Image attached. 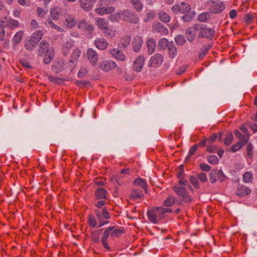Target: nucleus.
<instances>
[{
	"label": "nucleus",
	"instance_id": "nucleus-31",
	"mask_svg": "<svg viewBox=\"0 0 257 257\" xmlns=\"http://www.w3.org/2000/svg\"><path fill=\"white\" fill-rule=\"evenodd\" d=\"M248 139H244V140L238 141L235 144L232 145L229 151L233 153L236 152L237 151L239 150L242 146L245 145Z\"/></svg>",
	"mask_w": 257,
	"mask_h": 257
},
{
	"label": "nucleus",
	"instance_id": "nucleus-1",
	"mask_svg": "<svg viewBox=\"0 0 257 257\" xmlns=\"http://www.w3.org/2000/svg\"><path fill=\"white\" fill-rule=\"evenodd\" d=\"M147 215L150 222L154 224L158 223L159 221L164 217L163 207H154L147 212Z\"/></svg>",
	"mask_w": 257,
	"mask_h": 257
},
{
	"label": "nucleus",
	"instance_id": "nucleus-4",
	"mask_svg": "<svg viewBox=\"0 0 257 257\" xmlns=\"http://www.w3.org/2000/svg\"><path fill=\"white\" fill-rule=\"evenodd\" d=\"M79 29L82 30L86 34L91 35L94 28L93 25L86 19H83L79 22L77 25Z\"/></svg>",
	"mask_w": 257,
	"mask_h": 257
},
{
	"label": "nucleus",
	"instance_id": "nucleus-60",
	"mask_svg": "<svg viewBox=\"0 0 257 257\" xmlns=\"http://www.w3.org/2000/svg\"><path fill=\"white\" fill-rule=\"evenodd\" d=\"M90 237L92 240L95 242H98L99 240V235L98 231H94L91 233Z\"/></svg>",
	"mask_w": 257,
	"mask_h": 257
},
{
	"label": "nucleus",
	"instance_id": "nucleus-33",
	"mask_svg": "<svg viewBox=\"0 0 257 257\" xmlns=\"http://www.w3.org/2000/svg\"><path fill=\"white\" fill-rule=\"evenodd\" d=\"M147 46L149 54H152L156 48V41L153 38H149L147 42Z\"/></svg>",
	"mask_w": 257,
	"mask_h": 257
},
{
	"label": "nucleus",
	"instance_id": "nucleus-52",
	"mask_svg": "<svg viewBox=\"0 0 257 257\" xmlns=\"http://www.w3.org/2000/svg\"><path fill=\"white\" fill-rule=\"evenodd\" d=\"M210 49V47L209 46L205 45L203 47V48L201 49L200 52L199 53L198 58L200 60H202L205 55L207 53L209 50Z\"/></svg>",
	"mask_w": 257,
	"mask_h": 257
},
{
	"label": "nucleus",
	"instance_id": "nucleus-58",
	"mask_svg": "<svg viewBox=\"0 0 257 257\" xmlns=\"http://www.w3.org/2000/svg\"><path fill=\"white\" fill-rule=\"evenodd\" d=\"M218 149V147L215 145L208 144L206 147V151L209 153H215Z\"/></svg>",
	"mask_w": 257,
	"mask_h": 257
},
{
	"label": "nucleus",
	"instance_id": "nucleus-44",
	"mask_svg": "<svg viewBox=\"0 0 257 257\" xmlns=\"http://www.w3.org/2000/svg\"><path fill=\"white\" fill-rule=\"evenodd\" d=\"M43 36V32L41 30H38L33 33L30 36L37 43L40 42Z\"/></svg>",
	"mask_w": 257,
	"mask_h": 257
},
{
	"label": "nucleus",
	"instance_id": "nucleus-15",
	"mask_svg": "<svg viewBox=\"0 0 257 257\" xmlns=\"http://www.w3.org/2000/svg\"><path fill=\"white\" fill-rule=\"evenodd\" d=\"M116 66V63L112 61H103L99 64L100 69L104 71H108L114 69Z\"/></svg>",
	"mask_w": 257,
	"mask_h": 257
},
{
	"label": "nucleus",
	"instance_id": "nucleus-57",
	"mask_svg": "<svg viewBox=\"0 0 257 257\" xmlns=\"http://www.w3.org/2000/svg\"><path fill=\"white\" fill-rule=\"evenodd\" d=\"M51 17L54 20H57L60 17V13L56 9H52L50 11Z\"/></svg>",
	"mask_w": 257,
	"mask_h": 257
},
{
	"label": "nucleus",
	"instance_id": "nucleus-10",
	"mask_svg": "<svg viewBox=\"0 0 257 257\" xmlns=\"http://www.w3.org/2000/svg\"><path fill=\"white\" fill-rule=\"evenodd\" d=\"M208 4L211 6V11L214 14L221 12L225 8L223 3L219 1H209Z\"/></svg>",
	"mask_w": 257,
	"mask_h": 257
},
{
	"label": "nucleus",
	"instance_id": "nucleus-23",
	"mask_svg": "<svg viewBox=\"0 0 257 257\" xmlns=\"http://www.w3.org/2000/svg\"><path fill=\"white\" fill-rule=\"evenodd\" d=\"M94 45L98 49L103 50L107 48L108 43L105 39L103 38H98L95 39L94 41Z\"/></svg>",
	"mask_w": 257,
	"mask_h": 257
},
{
	"label": "nucleus",
	"instance_id": "nucleus-40",
	"mask_svg": "<svg viewBox=\"0 0 257 257\" xmlns=\"http://www.w3.org/2000/svg\"><path fill=\"white\" fill-rule=\"evenodd\" d=\"M210 18L211 14L210 12H203L198 16L197 20L199 22L206 23L208 22Z\"/></svg>",
	"mask_w": 257,
	"mask_h": 257
},
{
	"label": "nucleus",
	"instance_id": "nucleus-41",
	"mask_svg": "<svg viewBox=\"0 0 257 257\" xmlns=\"http://www.w3.org/2000/svg\"><path fill=\"white\" fill-rule=\"evenodd\" d=\"M103 33L106 38L111 39L115 35L116 30L114 29L109 28L108 26L103 31Z\"/></svg>",
	"mask_w": 257,
	"mask_h": 257
},
{
	"label": "nucleus",
	"instance_id": "nucleus-50",
	"mask_svg": "<svg viewBox=\"0 0 257 257\" xmlns=\"http://www.w3.org/2000/svg\"><path fill=\"white\" fill-rule=\"evenodd\" d=\"M253 180L252 174L250 172H246L243 175L242 180L245 183L251 182Z\"/></svg>",
	"mask_w": 257,
	"mask_h": 257
},
{
	"label": "nucleus",
	"instance_id": "nucleus-46",
	"mask_svg": "<svg viewBox=\"0 0 257 257\" xmlns=\"http://www.w3.org/2000/svg\"><path fill=\"white\" fill-rule=\"evenodd\" d=\"M54 58V52L53 51H48L46 53L43 59V62L46 64H50Z\"/></svg>",
	"mask_w": 257,
	"mask_h": 257
},
{
	"label": "nucleus",
	"instance_id": "nucleus-51",
	"mask_svg": "<svg viewBox=\"0 0 257 257\" xmlns=\"http://www.w3.org/2000/svg\"><path fill=\"white\" fill-rule=\"evenodd\" d=\"M64 69V65L63 63L57 62L52 66V70L53 71L59 73Z\"/></svg>",
	"mask_w": 257,
	"mask_h": 257
},
{
	"label": "nucleus",
	"instance_id": "nucleus-14",
	"mask_svg": "<svg viewBox=\"0 0 257 257\" xmlns=\"http://www.w3.org/2000/svg\"><path fill=\"white\" fill-rule=\"evenodd\" d=\"M114 228L115 227L114 226H109L104 231L103 236L101 237V242L103 247L108 250H109L110 248L107 244V240L109 235H111V231H112Z\"/></svg>",
	"mask_w": 257,
	"mask_h": 257
},
{
	"label": "nucleus",
	"instance_id": "nucleus-36",
	"mask_svg": "<svg viewBox=\"0 0 257 257\" xmlns=\"http://www.w3.org/2000/svg\"><path fill=\"white\" fill-rule=\"evenodd\" d=\"M131 40V36L124 35L122 37L120 40L119 46L120 48H126L130 44Z\"/></svg>",
	"mask_w": 257,
	"mask_h": 257
},
{
	"label": "nucleus",
	"instance_id": "nucleus-32",
	"mask_svg": "<svg viewBox=\"0 0 257 257\" xmlns=\"http://www.w3.org/2000/svg\"><path fill=\"white\" fill-rule=\"evenodd\" d=\"M107 191L104 188H98L95 192V195L97 199H105L107 197Z\"/></svg>",
	"mask_w": 257,
	"mask_h": 257
},
{
	"label": "nucleus",
	"instance_id": "nucleus-8",
	"mask_svg": "<svg viewBox=\"0 0 257 257\" xmlns=\"http://www.w3.org/2000/svg\"><path fill=\"white\" fill-rule=\"evenodd\" d=\"M190 10V6L184 2L174 5L172 7V11L175 14H184L189 12Z\"/></svg>",
	"mask_w": 257,
	"mask_h": 257
},
{
	"label": "nucleus",
	"instance_id": "nucleus-9",
	"mask_svg": "<svg viewBox=\"0 0 257 257\" xmlns=\"http://www.w3.org/2000/svg\"><path fill=\"white\" fill-rule=\"evenodd\" d=\"M164 57L161 54H156L151 57L149 61L148 66L150 67H158L163 62Z\"/></svg>",
	"mask_w": 257,
	"mask_h": 257
},
{
	"label": "nucleus",
	"instance_id": "nucleus-29",
	"mask_svg": "<svg viewBox=\"0 0 257 257\" xmlns=\"http://www.w3.org/2000/svg\"><path fill=\"white\" fill-rule=\"evenodd\" d=\"M167 48L169 57L171 58H175L177 55V50L174 42H170Z\"/></svg>",
	"mask_w": 257,
	"mask_h": 257
},
{
	"label": "nucleus",
	"instance_id": "nucleus-55",
	"mask_svg": "<svg viewBox=\"0 0 257 257\" xmlns=\"http://www.w3.org/2000/svg\"><path fill=\"white\" fill-rule=\"evenodd\" d=\"M88 223L89 226L95 227L97 225V221L95 216L92 215H89L88 217Z\"/></svg>",
	"mask_w": 257,
	"mask_h": 257
},
{
	"label": "nucleus",
	"instance_id": "nucleus-18",
	"mask_svg": "<svg viewBox=\"0 0 257 257\" xmlns=\"http://www.w3.org/2000/svg\"><path fill=\"white\" fill-rule=\"evenodd\" d=\"M197 24L194 25L193 27L188 28L186 30V37L187 40L192 42L194 41L196 36V32H198L197 29Z\"/></svg>",
	"mask_w": 257,
	"mask_h": 257
},
{
	"label": "nucleus",
	"instance_id": "nucleus-7",
	"mask_svg": "<svg viewBox=\"0 0 257 257\" xmlns=\"http://www.w3.org/2000/svg\"><path fill=\"white\" fill-rule=\"evenodd\" d=\"M103 2H101V0L98 2L99 7L95 9V12L98 15H103L106 14H110L115 11V8L113 6L103 7Z\"/></svg>",
	"mask_w": 257,
	"mask_h": 257
},
{
	"label": "nucleus",
	"instance_id": "nucleus-53",
	"mask_svg": "<svg viewBox=\"0 0 257 257\" xmlns=\"http://www.w3.org/2000/svg\"><path fill=\"white\" fill-rule=\"evenodd\" d=\"M175 41L178 45H183L186 42L185 37L181 35H178L175 38Z\"/></svg>",
	"mask_w": 257,
	"mask_h": 257
},
{
	"label": "nucleus",
	"instance_id": "nucleus-3",
	"mask_svg": "<svg viewBox=\"0 0 257 257\" xmlns=\"http://www.w3.org/2000/svg\"><path fill=\"white\" fill-rule=\"evenodd\" d=\"M121 11L122 21L128 23H138L139 18L136 12L130 9H123Z\"/></svg>",
	"mask_w": 257,
	"mask_h": 257
},
{
	"label": "nucleus",
	"instance_id": "nucleus-28",
	"mask_svg": "<svg viewBox=\"0 0 257 257\" xmlns=\"http://www.w3.org/2000/svg\"><path fill=\"white\" fill-rule=\"evenodd\" d=\"M134 184L141 187L144 190L146 193L147 192L148 184L146 180L143 179L140 177H138L134 180Z\"/></svg>",
	"mask_w": 257,
	"mask_h": 257
},
{
	"label": "nucleus",
	"instance_id": "nucleus-34",
	"mask_svg": "<svg viewBox=\"0 0 257 257\" xmlns=\"http://www.w3.org/2000/svg\"><path fill=\"white\" fill-rule=\"evenodd\" d=\"M110 53L119 60L124 61L125 59V55L120 50L112 49L110 50Z\"/></svg>",
	"mask_w": 257,
	"mask_h": 257
},
{
	"label": "nucleus",
	"instance_id": "nucleus-43",
	"mask_svg": "<svg viewBox=\"0 0 257 257\" xmlns=\"http://www.w3.org/2000/svg\"><path fill=\"white\" fill-rule=\"evenodd\" d=\"M73 45V42L71 41H67L64 43L62 47L63 54L64 56H67L69 53L70 49L72 48Z\"/></svg>",
	"mask_w": 257,
	"mask_h": 257
},
{
	"label": "nucleus",
	"instance_id": "nucleus-62",
	"mask_svg": "<svg viewBox=\"0 0 257 257\" xmlns=\"http://www.w3.org/2000/svg\"><path fill=\"white\" fill-rule=\"evenodd\" d=\"M45 24L46 25L47 24H48L51 28H52L55 30L60 31L61 29V28H60L58 26L56 25L52 22V20L51 19H48L46 20V21L45 22Z\"/></svg>",
	"mask_w": 257,
	"mask_h": 257
},
{
	"label": "nucleus",
	"instance_id": "nucleus-63",
	"mask_svg": "<svg viewBox=\"0 0 257 257\" xmlns=\"http://www.w3.org/2000/svg\"><path fill=\"white\" fill-rule=\"evenodd\" d=\"M124 233V231L122 229H113L112 231H111V236L112 237L113 236H119L120 234Z\"/></svg>",
	"mask_w": 257,
	"mask_h": 257
},
{
	"label": "nucleus",
	"instance_id": "nucleus-19",
	"mask_svg": "<svg viewBox=\"0 0 257 257\" xmlns=\"http://www.w3.org/2000/svg\"><path fill=\"white\" fill-rule=\"evenodd\" d=\"M251 193V190L244 185H239L235 192L236 195L240 197H244Z\"/></svg>",
	"mask_w": 257,
	"mask_h": 257
},
{
	"label": "nucleus",
	"instance_id": "nucleus-45",
	"mask_svg": "<svg viewBox=\"0 0 257 257\" xmlns=\"http://www.w3.org/2000/svg\"><path fill=\"white\" fill-rule=\"evenodd\" d=\"M233 139V137L232 135V133L230 131H227L225 133V138L224 139V144L226 146H229L230 145Z\"/></svg>",
	"mask_w": 257,
	"mask_h": 257
},
{
	"label": "nucleus",
	"instance_id": "nucleus-17",
	"mask_svg": "<svg viewBox=\"0 0 257 257\" xmlns=\"http://www.w3.org/2000/svg\"><path fill=\"white\" fill-rule=\"evenodd\" d=\"M96 0H79L80 7L86 12L92 9Z\"/></svg>",
	"mask_w": 257,
	"mask_h": 257
},
{
	"label": "nucleus",
	"instance_id": "nucleus-59",
	"mask_svg": "<svg viewBox=\"0 0 257 257\" xmlns=\"http://www.w3.org/2000/svg\"><path fill=\"white\" fill-rule=\"evenodd\" d=\"M88 72V71L87 68L83 67H81L78 72L77 76L80 78H82L85 76L87 74Z\"/></svg>",
	"mask_w": 257,
	"mask_h": 257
},
{
	"label": "nucleus",
	"instance_id": "nucleus-13",
	"mask_svg": "<svg viewBox=\"0 0 257 257\" xmlns=\"http://www.w3.org/2000/svg\"><path fill=\"white\" fill-rule=\"evenodd\" d=\"M145 63V57L143 56H139L137 57L134 62L133 70L137 72H141Z\"/></svg>",
	"mask_w": 257,
	"mask_h": 257
},
{
	"label": "nucleus",
	"instance_id": "nucleus-64",
	"mask_svg": "<svg viewBox=\"0 0 257 257\" xmlns=\"http://www.w3.org/2000/svg\"><path fill=\"white\" fill-rule=\"evenodd\" d=\"M217 135L216 133L213 134L208 138H207V144H212L217 139Z\"/></svg>",
	"mask_w": 257,
	"mask_h": 257
},
{
	"label": "nucleus",
	"instance_id": "nucleus-11",
	"mask_svg": "<svg viewBox=\"0 0 257 257\" xmlns=\"http://www.w3.org/2000/svg\"><path fill=\"white\" fill-rule=\"evenodd\" d=\"M86 55L91 65L95 66L98 60V55L96 51L92 48H88L87 50Z\"/></svg>",
	"mask_w": 257,
	"mask_h": 257
},
{
	"label": "nucleus",
	"instance_id": "nucleus-48",
	"mask_svg": "<svg viewBox=\"0 0 257 257\" xmlns=\"http://www.w3.org/2000/svg\"><path fill=\"white\" fill-rule=\"evenodd\" d=\"M189 181L193 186L194 188L199 189L200 188V186L199 185L197 177H196L193 175L190 176Z\"/></svg>",
	"mask_w": 257,
	"mask_h": 257
},
{
	"label": "nucleus",
	"instance_id": "nucleus-6",
	"mask_svg": "<svg viewBox=\"0 0 257 257\" xmlns=\"http://www.w3.org/2000/svg\"><path fill=\"white\" fill-rule=\"evenodd\" d=\"M209 177L210 182L212 184L215 183L217 180L223 182L225 178V176L222 170L219 169L212 170L209 173Z\"/></svg>",
	"mask_w": 257,
	"mask_h": 257
},
{
	"label": "nucleus",
	"instance_id": "nucleus-47",
	"mask_svg": "<svg viewBox=\"0 0 257 257\" xmlns=\"http://www.w3.org/2000/svg\"><path fill=\"white\" fill-rule=\"evenodd\" d=\"M169 43L167 39L163 38L159 40L158 42V47L161 49L165 50L169 46Z\"/></svg>",
	"mask_w": 257,
	"mask_h": 257
},
{
	"label": "nucleus",
	"instance_id": "nucleus-16",
	"mask_svg": "<svg viewBox=\"0 0 257 257\" xmlns=\"http://www.w3.org/2000/svg\"><path fill=\"white\" fill-rule=\"evenodd\" d=\"M81 51L78 49L73 50L70 59L69 60V65L70 70L72 71L76 66V63L80 57Z\"/></svg>",
	"mask_w": 257,
	"mask_h": 257
},
{
	"label": "nucleus",
	"instance_id": "nucleus-39",
	"mask_svg": "<svg viewBox=\"0 0 257 257\" xmlns=\"http://www.w3.org/2000/svg\"><path fill=\"white\" fill-rule=\"evenodd\" d=\"M173 190L179 196L181 197L183 195H185L188 192L187 188L184 187L175 186L173 188Z\"/></svg>",
	"mask_w": 257,
	"mask_h": 257
},
{
	"label": "nucleus",
	"instance_id": "nucleus-56",
	"mask_svg": "<svg viewBox=\"0 0 257 257\" xmlns=\"http://www.w3.org/2000/svg\"><path fill=\"white\" fill-rule=\"evenodd\" d=\"M253 147L251 143H248L246 146V153L247 157L249 159H252L253 157Z\"/></svg>",
	"mask_w": 257,
	"mask_h": 257
},
{
	"label": "nucleus",
	"instance_id": "nucleus-24",
	"mask_svg": "<svg viewBox=\"0 0 257 257\" xmlns=\"http://www.w3.org/2000/svg\"><path fill=\"white\" fill-rule=\"evenodd\" d=\"M38 45L30 37H28L25 40L24 47L27 51H33Z\"/></svg>",
	"mask_w": 257,
	"mask_h": 257
},
{
	"label": "nucleus",
	"instance_id": "nucleus-54",
	"mask_svg": "<svg viewBox=\"0 0 257 257\" xmlns=\"http://www.w3.org/2000/svg\"><path fill=\"white\" fill-rule=\"evenodd\" d=\"M207 160L208 162L212 165H215L218 163V157L213 155H209L207 157Z\"/></svg>",
	"mask_w": 257,
	"mask_h": 257
},
{
	"label": "nucleus",
	"instance_id": "nucleus-42",
	"mask_svg": "<svg viewBox=\"0 0 257 257\" xmlns=\"http://www.w3.org/2000/svg\"><path fill=\"white\" fill-rule=\"evenodd\" d=\"M109 15L108 17L109 20L113 23L118 22L120 20H122L121 11L114 14Z\"/></svg>",
	"mask_w": 257,
	"mask_h": 257
},
{
	"label": "nucleus",
	"instance_id": "nucleus-25",
	"mask_svg": "<svg viewBox=\"0 0 257 257\" xmlns=\"http://www.w3.org/2000/svg\"><path fill=\"white\" fill-rule=\"evenodd\" d=\"M180 197L181 199H178L177 201V204L179 205L184 204H189L193 201V199L189 195V192L185 194V195H183Z\"/></svg>",
	"mask_w": 257,
	"mask_h": 257
},
{
	"label": "nucleus",
	"instance_id": "nucleus-12",
	"mask_svg": "<svg viewBox=\"0 0 257 257\" xmlns=\"http://www.w3.org/2000/svg\"><path fill=\"white\" fill-rule=\"evenodd\" d=\"M153 32L159 33L161 35H167L169 33L168 29L162 24L160 23H154L152 26Z\"/></svg>",
	"mask_w": 257,
	"mask_h": 257
},
{
	"label": "nucleus",
	"instance_id": "nucleus-49",
	"mask_svg": "<svg viewBox=\"0 0 257 257\" xmlns=\"http://www.w3.org/2000/svg\"><path fill=\"white\" fill-rule=\"evenodd\" d=\"M158 17L159 19L165 23H168L170 21V16L164 12H160L158 14Z\"/></svg>",
	"mask_w": 257,
	"mask_h": 257
},
{
	"label": "nucleus",
	"instance_id": "nucleus-5",
	"mask_svg": "<svg viewBox=\"0 0 257 257\" xmlns=\"http://www.w3.org/2000/svg\"><path fill=\"white\" fill-rule=\"evenodd\" d=\"M0 23L5 27H8L11 30H14L20 27L18 21L10 17H5L0 20Z\"/></svg>",
	"mask_w": 257,
	"mask_h": 257
},
{
	"label": "nucleus",
	"instance_id": "nucleus-27",
	"mask_svg": "<svg viewBox=\"0 0 257 257\" xmlns=\"http://www.w3.org/2000/svg\"><path fill=\"white\" fill-rule=\"evenodd\" d=\"M178 200L172 195H169L163 202V205L166 207L173 206L175 203L177 204Z\"/></svg>",
	"mask_w": 257,
	"mask_h": 257
},
{
	"label": "nucleus",
	"instance_id": "nucleus-35",
	"mask_svg": "<svg viewBox=\"0 0 257 257\" xmlns=\"http://www.w3.org/2000/svg\"><path fill=\"white\" fill-rule=\"evenodd\" d=\"M95 22L96 26L102 31L108 26V23L103 18H97Z\"/></svg>",
	"mask_w": 257,
	"mask_h": 257
},
{
	"label": "nucleus",
	"instance_id": "nucleus-38",
	"mask_svg": "<svg viewBox=\"0 0 257 257\" xmlns=\"http://www.w3.org/2000/svg\"><path fill=\"white\" fill-rule=\"evenodd\" d=\"M130 3L133 6L134 9L137 12H141L143 9V4L140 0H130Z\"/></svg>",
	"mask_w": 257,
	"mask_h": 257
},
{
	"label": "nucleus",
	"instance_id": "nucleus-20",
	"mask_svg": "<svg viewBox=\"0 0 257 257\" xmlns=\"http://www.w3.org/2000/svg\"><path fill=\"white\" fill-rule=\"evenodd\" d=\"M144 197L143 191L139 189H133L129 195V198L133 201L143 199Z\"/></svg>",
	"mask_w": 257,
	"mask_h": 257
},
{
	"label": "nucleus",
	"instance_id": "nucleus-26",
	"mask_svg": "<svg viewBox=\"0 0 257 257\" xmlns=\"http://www.w3.org/2000/svg\"><path fill=\"white\" fill-rule=\"evenodd\" d=\"M95 213L97 217L98 220L100 219H108L110 218V215L106 209V207H104L101 211L96 210Z\"/></svg>",
	"mask_w": 257,
	"mask_h": 257
},
{
	"label": "nucleus",
	"instance_id": "nucleus-22",
	"mask_svg": "<svg viewBox=\"0 0 257 257\" xmlns=\"http://www.w3.org/2000/svg\"><path fill=\"white\" fill-rule=\"evenodd\" d=\"M49 47V43L45 40H43L41 42L39 45V50L38 52V55L40 56H42L45 53L48 51H51L48 50Z\"/></svg>",
	"mask_w": 257,
	"mask_h": 257
},
{
	"label": "nucleus",
	"instance_id": "nucleus-61",
	"mask_svg": "<svg viewBox=\"0 0 257 257\" xmlns=\"http://www.w3.org/2000/svg\"><path fill=\"white\" fill-rule=\"evenodd\" d=\"M194 16V14H186L182 17V19L184 22H189L192 20Z\"/></svg>",
	"mask_w": 257,
	"mask_h": 257
},
{
	"label": "nucleus",
	"instance_id": "nucleus-2",
	"mask_svg": "<svg viewBox=\"0 0 257 257\" xmlns=\"http://www.w3.org/2000/svg\"><path fill=\"white\" fill-rule=\"evenodd\" d=\"M196 29L198 30L199 38L211 40L214 37L215 30L212 28L207 27L206 25L197 24Z\"/></svg>",
	"mask_w": 257,
	"mask_h": 257
},
{
	"label": "nucleus",
	"instance_id": "nucleus-21",
	"mask_svg": "<svg viewBox=\"0 0 257 257\" xmlns=\"http://www.w3.org/2000/svg\"><path fill=\"white\" fill-rule=\"evenodd\" d=\"M143 42V39L141 36L137 35L134 37L132 46L135 52L140 51L142 46Z\"/></svg>",
	"mask_w": 257,
	"mask_h": 257
},
{
	"label": "nucleus",
	"instance_id": "nucleus-37",
	"mask_svg": "<svg viewBox=\"0 0 257 257\" xmlns=\"http://www.w3.org/2000/svg\"><path fill=\"white\" fill-rule=\"evenodd\" d=\"M67 26L70 28L74 27L76 25L75 17L72 15H67L65 19Z\"/></svg>",
	"mask_w": 257,
	"mask_h": 257
},
{
	"label": "nucleus",
	"instance_id": "nucleus-30",
	"mask_svg": "<svg viewBox=\"0 0 257 257\" xmlns=\"http://www.w3.org/2000/svg\"><path fill=\"white\" fill-rule=\"evenodd\" d=\"M24 35L23 31L17 32L12 39V43L14 46H16L21 43Z\"/></svg>",
	"mask_w": 257,
	"mask_h": 257
}]
</instances>
